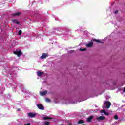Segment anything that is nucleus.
Wrapping results in <instances>:
<instances>
[{"label":"nucleus","mask_w":125,"mask_h":125,"mask_svg":"<svg viewBox=\"0 0 125 125\" xmlns=\"http://www.w3.org/2000/svg\"><path fill=\"white\" fill-rule=\"evenodd\" d=\"M14 54H15L16 55H17L18 57H20V56H21V55H22V51H21V50H16V51H14L13 52Z\"/></svg>","instance_id":"nucleus-1"},{"label":"nucleus","mask_w":125,"mask_h":125,"mask_svg":"<svg viewBox=\"0 0 125 125\" xmlns=\"http://www.w3.org/2000/svg\"><path fill=\"white\" fill-rule=\"evenodd\" d=\"M104 105H106V108H107V109H109V108H110V107H111V102L108 101H106L105 102V103L104 104Z\"/></svg>","instance_id":"nucleus-2"},{"label":"nucleus","mask_w":125,"mask_h":125,"mask_svg":"<svg viewBox=\"0 0 125 125\" xmlns=\"http://www.w3.org/2000/svg\"><path fill=\"white\" fill-rule=\"evenodd\" d=\"M37 113L30 112L27 114V116L29 118H35Z\"/></svg>","instance_id":"nucleus-3"},{"label":"nucleus","mask_w":125,"mask_h":125,"mask_svg":"<svg viewBox=\"0 0 125 125\" xmlns=\"http://www.w3.org/2000/svg\"><path fill=\"white\" fill-rule=\"evenodd\" d=\"M105 119H106V117H105V116H103L97 117L96 118V120L98 122H99L100 121H104V120H105Z\"/></svg>","instance_id":"nucleus-4"},{"label":"nucleus","mask_w":125,"mask_h":125,"mask_svg":"<svg viewBox=\"0 0 125 125\" xmlns=\"http://www.w3.org/2000/svg\"><path fill=\"white\" fill-rule=\"evenodd\" d=\"M47 57H48V54H47V53H44L40 57V58L41 59H45Z\"/></svg>","instance_id":"nucleus-5"},{"label":"nucleus","mask_w":125,"mask_h":125,"mask_svg":"<svg viewBox=\"0 0 125 125\" xmlns=\"http://www.w3.org/2000/svg\"><path fill=\"white\" fill-rule=\"evenodd\" d=\"M37 106L39 110H44V107L42 104H38Z\"/></svg>","instance_id":"nucleus-6"},{"label":"nucleus","mask_w":125,"mask_h":125,"mask_svg":"<svg viewBox=\"0 0 125 125\" xmlns=\"http://www.w3.org/2000/svg\"><path fill=\"white\" fill-rule=\"evenodd\" d=\"M20 14H21V13L20 12H18L15 13H12L11 14V15L12 16H19V15H20Z\"/></svg>","instance_id":"nucleus-7"},{"label":"nucleus","mask_w":125,"mask_h":125,"mask_svg":"<svg viewBox=\"0 0 125 125\" xmlns=\"http://www.w3.org/2000/svg\"><path fill=\"white\" fill-rule=\"evenodd\" d=\"M92 119H93V116L92 115V116L89 117L88 118H87L86 121V122H88L89 123H90V122H91V120H92Z\"/></svg>","instance_id":"nucleus-8"},{"label":"nucleus","mask_w":125,"mask_h":125,"mask_svg":"<svg viewBox=\"0 0 125 125\" xmlns=\"http://www.w3.org/2000/svg\"><path fill=\"white\" fill-rule=\"evenodd\" d=\"M44 74V72H41L40 71L37 72V75L38 77H41L42 75H43Z\"/></svg>","instance_id":"nucleus-9"},{"label":"nucleus","mask_w":125,"mask_h":125,"mask_svg":"<svg viewBox=\"0 0 125 125\" xmlns=\"http://www.w3.org/2000/svg\"><path fill=\"white\" fill-rule=\"evenodd\" d=\"M92 45H93V43L90 42L86 45V47H92Z\"/></svg>","instance_id":"nucleus-10"},{"label":"nucleus","mask_w":125,"mask_h":125,"mask_svg":"<svg viewBox=\"0 0 125 125\" xmlns=\"http://www.w3.org/2000/svg\"><path fill=\"white\" fill-rule=\"evenodd\" d=\"M93 42H98L99 43H103V42H101L100 40H98L96 39H94L92 40Z\"/></svg>","instance_id":"nucleus-11"},{"label":"nucleus","mask_w":125,"mask_h":125,"mask_svg":"<svg viewBox=\"0 0 125 125\" xmlns=\"http://www.w3.org/2000/svg\"><path fill=\"white\" fill-rule=\"evenodd\" d=\"M47 93V91H44L43 92H41L40 94L42 96L46 95V94Z\"/></svg>","instance_id":"nucleus-12"},{"label":"nucleus","mask_w":125,"mask_h":125,"mask_svg":"<svg viewBox=\"0 0 125 125\" xmlns=\"http://www.w3.org/2000/svg\"><path fill=\"white\" fill-rule=\"evenodd\" d=\"M12 21L13 23H14L15 24H17V25H19V22L16 19L12 20Z\"/></svg>","instance_id":"nucleus-13"},{"label":"nucleus","mask_w":125,"mask_h":125,"mask_svg":"<svg viewBox=\"0 0 125 125\" xmlns=\"http://www.w3.org/2000/svg\"><path fill=\"white\" fill-rule=\"evenodd\" d=\"M43 120H52V118L48 117L46 116V117H43Z\"/></svg>","instance_id":"nucleus-14"},{"label":"nucleus","mask_w":125,"mask_h":125,"mask_svg":"<svg viewBox=\"0 0 125 125\" xmlns=\"http://www.w3.org/2000/svg\"><path fill=\"white\" fill-rule=\"evenodd\" d=\"M77 124H84V121L83 120H80L78 121Z\"/></svg>","instance_id":"nucleus-15"},{"label":"nucleus","mask_w":125,"mask_h":125,"mask_svg":"<svg viewBox=\"0 0 125 125\" xmlns=\"http://www.w3.org/2000/svg\"><path fill=\"white\" fill-rule=\"evenodd\" d=\"M79 50H80V51H85V50H86V48H80Z\"/></svg>","instance_id":"nucleus-16"},{"label":"nucleus","mask_w":125,"mask_h":125,"mask_svg":"<svg viewBox=\"0 0 125 125\" xmlns=\"http://www.w3.org/2000/svg\"><path fill=\"white\" fill-rule=\"evenodd\" d=\"M114 119H115V120H118L119 116H118V115H115L114 116Z\"/></svg>","instance_id":"nucleus-17"},{"label":"nucleus","mask_w":125,"mask_h":125,"mask_svg":"<svg viewBox=\"0 0 125 125\" xmlns=\"http://www.w3.org/2000/svg\"><path fill=\"white\" fill-rule=\"evenodd\" d=\"M106 112V110H104V109H103V110H101V113L102 114V113H104V114H105V112Z\"/></svg>","instance_id":"nucleus-18"},{"label":"nucleus","mask_w":125,"mask_h":125,"mask_svg":"<svg viewBox=\"0 0 125 125\" xmlns=\"http://www.w3.org/2000/svg\"><path fill=\"white\" fill-rule=\"evenodd\" d=\"M18 33H19V35H22V30H20L19 31Z\"/></svg>","instance_id":"nucleus-19"},{"label":"nucleus","mask_w":125,"mask_h":125,"mask_svg":"<svg viewBox=\"0 0 125 125\" xmlns=\"http://www.w3.org/2000/svg\"><path fill=\"white\" fill-rule=\"evenodd\" d=\"M45 100L47 102H50V99H49L48 98H46Z\"/></svg>","instance_id":"nucleus-20"},{"label":"nucleus","mask_w":125,"mask_h":125,"mask_svg":"<svg viewBox=\"0 0 125 125\" xmlns=\"http://www.w3.org/2000/svg\"><path fill=\"white\" fill-rule=\"evenodd\" d=\"M44 125H49V122L48 121L45 122Z\"/></svg>","instance_id":"nucleus-21"},{"label":"nucleus","mask_w":125,"mask_h":125,"mask_svg":"<svg viewBox=\"0 0 125 125\" xmlns=\"http://www.w3.org/2000/svg\"><path fill=\"white\" fill-rule=\"evenodd\" d=\"M104 115H105V116H109V113L105 111Z\"/></svg>","instance_id":"nucleus-22"},{"label":"nucleus","mask_w":125,"mask_h":125,"mask_svg":"<svg viewBox=\"0 0 125 125\" xmlns=\"http://www.w3.org/2000/svg\"><path fill=\"white\" fill-rule=\"evenodd\" d=\"M118 12H119V11L118 10H116V11H115L114 13L115 14H117V13H118Z\"/></svg>","instance_id":"nucleus-23"},{"label":"nucleus","mask_w":125,"mask_h":125,"mask_svg":"<svg viewBox=\"0 0 125 125\" xmlns=\"http://www.w3.org/2000/svg\"><path fill=\"white\" fill-rule=\"evenodd\" d=\"M24 125H31V124L30 123H27V124H24Z\"/></svg>","instance_id":"nucleus-24"},{"label":"nucleus","mask_w":125,"mask_h":125,"mask_svg":"<svg viewBox=\"0 0 125 125\" xmlns=\"http://www.w3.org/2000/svg\"><path fill=\"white\" fill-rule=\"evenodd\" d=\"M20 110H21L20 108L18 109V111H20Z\"/></svg>","instance_id":"nucleus-25"},{"label":"nucleus","mask_w":125,"mask_h":125,"mask_svg":"<svg viewBox=\"0 0 125 125\" xmlns=\"http://www.w3.org/2000/svg\"><path fill=\"white\" fill-rule=\"evenodd\" d=\"M124 92H125V87H124Z\"/></svg>","instance_id":"nucleus-26"},{"label":"nucleus","mask_w":125,"mask_h":125,"mask_svg":"<svg viewBox=\"0 0 125 125\" xmlns=\"http://www.w3.org/2000/svg\"><path fill=\"white\" fill-rule=\"evenodd\" d=\"M68 125H72V124H69Z\"/></svg>","instance_id":"nucleus-27"},{"label":"nucleus","mask_w":125,"mask_h":125,"mask_svg":"<svg viewBox=\"0 0 125 125\" xmlns=\"http://www.w3.org/2000/svg\"><path fill=\"white\" fill-rule=\"evenodd\" d=\"M82 125H85V124H83Z\"/></svg>","instance_id":"nucleus-28"}]
</instances>
